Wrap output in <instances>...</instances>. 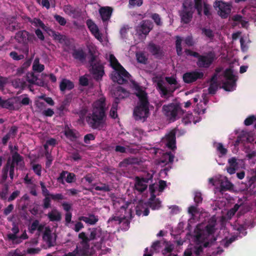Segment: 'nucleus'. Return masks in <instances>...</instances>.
I'll return each instance as SVG.
<instances>
[{
    "mask_svg": "<svg viewBox=\"0 0 256 256\" xmlns=\"http://www.w3.org/2000/svg\"><path fill=\"white\" fill-rule=\"evenodd\" d=\"M193 12L192 5L190 4L186 5L184 3L182 9L179 12L181 21L184 24H188L192 19Z\"/></svg>",
    "mask_w": 256,
    "mask_h": 256,
    "instance_id": "nucleus-10",
    "label": "nucleus"
},
{
    "mask_svg": "<svg viewBox=\"0 0 256 256\" xmlns=\"http://www.w3.org/2000/svg\"><path fill=\"white\" fill-rule=\"evenodd\" d=\"M26 80L31 84H36L38 78L34 73H28L26 75Z\"/></svg>",
    "mask_w": 256,
    "mask_h": 256,
    "instance_id": "nucleus-40",
    "label": "nucleus"
},
{
    "mask_svg": "<svg viewBox=\"0 0 256 256\" xmlns=\"http://www.w3.org/2000/svg\"><path fill=\"white\" fill-rule=\"evenodd\" d=\"M110 66L114 70H118V68H120L122 67V66L120 64L114 54H110Z\"/></svg>",
    "mask_w": 256,
    "mask_h": 256,
    "instance_id": "nucleus-33",
    "label": "nucleus"
},
{
    "mask_svg": "<svg viewBox=\"0 0 256 256\" xmlns=\"http://www.w3.org/2000/svg\"><path fill=\"white\" fill-rule=\"evenodd\" d=\"M39 222L38 220H36L32 222L28 228V231L30 233L34 234V231L36 230Z\"/></svg>",
    "mask_w": 256,
    "mask_h": 256,
    "instance_id": "nucleus-49",
    "label": "nucleus"
},
{
    "mask_svg": "<svg viewBox=\"0 0 256 256\" xmlns=\"http://www.w3.org/2000/svg\"><path fill=\"white\" fill-rule=\"evenodd\" d=\"M12 85L16 88L24 90L26 86V82L22 78H16L12 82Z\"/></svg>",
    "mask_w": 256,
    "mask_h": 256,
    "instance_id": "nucleus-31",
    "label": "nucleus"
},
{
    "mask_svg": "<svg viewBox=\"0 0 256 256\" xmlns=\"http://www.w3.org/2000/svg\"><path fill=\"white\" fill-rule=\"evenodd\" d=\"M66 178V181L68 183H72L76 180V176L74 173L70 172L66 170H62L58 180L62 184H64V179Z\"/></svg>",
    "mask_w": 256,
    "mask_h": 256,
    "instance_id": "nucleus-15",
    "label": "nucleus"
},
{
    "mask_svg": "<svg viewBox=\"0 0 256 256\" xmlns=\"http://www.w3.org/2000/svg\"><path fill=\"white\" fill-rule=\"evenodd\" d=\"M72 57L82 62L86 59V54L82 48L74 49L72 53Z\"/></svg>",
    "mask_w": 256,
    "mask_h": 256,
    "instance_id": "nucleus-24",
    "label": "nucleus"
},
{
    "mask_svg": "<svg viewBox=\"0 0 256 256\" xmlns=\"http://www.w3.org/2000/svg\"><path fill=\"white\" fill-rule=\"evenodd\" d=\"M148 96L138 98L133 112V116L136 120H140L142 122L146 120L150 114Z\"/></svg>",
    "mask_w": 256,
    "mask_h": 256,
    "instance_id": "nucleus-3",
    "label": "nucleus"
},
{
    "mask_svg": "<svg viewBox=\"0 0 256 256\" xmlns=\"http://www.w3.org/2000/svg\"><path fill=\"white\" fill-rule=\"evenodd\" d=\"M216 150L218 151L220 154L222 155H225L228 152L226 148H224L223 144L222 143H218L216 144Z\"/></svg>",
    "mask_w": 256,
    "mask_h": 256,
    "instance_id": "nucleus-57",
    "label": "nucleus"
},
{
    "mask_svg": "<svg viewBox=\"0 0 256 256\" xmlns=\"http://www.w3.org/2000/svg\"><path fill=\"white\" fill-rule=\"evenodd\" d=\"M150 18L154 20L155 24L158 26H161L162 24V22L161 20L160 16L156 13L152 14Z\"/></svg>",
    "mask_w": 256,
    "mask_h": 256,
    "instance_id": "nucleus-44",
    "label": "nucleus"
},
{
    "mask_svg": "<svg viewBox=\"0 0 256 256\" xmlns=\"http://www.w3.org/2000/svg\"><path fill=\"white\" fill-rule=\"evenodd\" d=\"M78 238L82 240L81 244H87L90 242L89 238L86 236L84 232H82L78 234Z\"/></svg>",
    "mask_w": 256,
    "mask_h": 256,
    "instance_id": "nucleus-45",
    "label": "nucleus"
},
{
    "mask_svg": "<svg viewBox=\"0 0 256 256\" xmlns=\"http://www.w3.org/2000/svg\"><path fill=\"white\" fill-rule=\"evenodd\" d=\"M79 133L76 130L71 129L68 126L66 127L64 130L65 136L72 142L75 141L78 137Z\"/></svg>",
    "mask_w": 256,
    "mask_h": 256,
    "instance_id": "nucleus-25",
    "label": "nucleus"
},
{
    "mask_svg": "<svg viewBox=\"0 0 256 256\" xmlns=\"http://www.w3.org/2000/svg\"><path fill=\"white\" fill-rule=\"evenodd\" d=\"M226 82L222 84V88L226 91H232L236 85V78L234 74V71L231 68L226 69L224 73Z\"/></svg>",
    "mask_w": 256,
    "mask_h": 256,
    "instance_id": "nucleus-5",
    "label": "nucleus"
},
{
    "mask_svg": "<svg viewBox=\"0 0 256 256\" xmlns=\"http://www.w3.org/2000/svg\"><path fill=\"white\" fill-rule=\"evenodd\" d=\"M50 36H52L54 40H58L60 44H62L64 41L65 36L61 34L58 32L51 31V34H50Z\"/></svg>",
    "mask_w": 256,
    "mask_h": 256,
    "instance_id": "nucleus-34",
    "label": "nucleus"
},
{
    "mask_svg": "<svg viewBox=\"0 0 256 256\" xmlns=\"http://www.w3.org/2000/svg\"><path fill=\"white\" fill-rule=\"evenodd\" d=\"M8 192V187L6 186L4 188L2 189L0 192V198L2 200H6L7 198V195Z\"/></svg>",
    "mask_w": 256,
    "mask_h": 256,
    "instance_id": "nucleus-56",
    "label": "nucleus"
},
{
    "mask_svg": "<svg viewBox=\"0 0 256 256\" xmlns=\"http://www.w3.org/2000/svg\"><path fill=\"white\" fill-rule=\"evenodd\" d=\"M256 120V118L254 116L252 115L248 117L244 121V124L246 126H248L253 124Z\"/></svg>",
    "mask_w": 256,
    "mask_h": 256,
    "instance_id": "nucleus-58",
    "label": "nucleus"
},
{
    "mask_svg": "<svg viewBox=\"0 0 256 256\" xmlns=\"http://www.w3.org/2000/svg\"><path fill=\"white\" fill-rule=\"evenodd\" d=\"M204 78V73L198 70L186 72L182 76L184 82L188 84H192L198 80H202Z\"/></svg>",
    "mask_w": 256,
    "mask_h": 256,
    "instance_id": "nucleus-8",
    "label": "nucleus"
},
{
    "mask_svg": "<svg viewBox=\"0 0 256 256\" xmlns=\"http://www.w3.org/2000/svg\"><path fill=\"white\" fill-rule=\"evenodd\" d=\"M96 190L109 192L111 190L110 186L106 184H101V186H97L94 187Z\"/></svg>",
    "mask_w": 256,
    "mask_h": 256,
    "instance_id": "nucleus-39",
    "label": "nucleus"
},
{
    "mask_svg": "<svg viewBox=\"0 0 256 256\" xmlns=\"http://www.w3.org/2000/svg\"><path fill=\"white\" fill-rule=\"evenodd\" d=\"M256 183V170L252 172V176L249 178L248 185L250 187V186H252V184H254Z\"/></svg>",
    "mask_w": 256,
    "mask_h": 256,
    "instance_id": "nucleus-62",
    "label": "nucleus"
},
{
    "mask_svg": "<svg viewBox=\"0 0 256 256\" xmlns=\"http://www.w3.org/2000/svg\"><path fill=\"white\" fill-rule=\"evenodd\" d=\"M44 69V66L40 64V59L38 58H36L34 62L32 64V70L34 72H42Z\"/></svg>",
    "mask_w": 256,
    "mask_h": 256,
    "instance_id": "nucleus-32",
    "label": "nucleus"
},
{
    "mask_svg": "<svg viewBox=\"0 0 256 256\" xmlns=\"http://www.w3.org/2000/svg\"><path fill=\"white\" fill-rule=\"evenodd\" d=\"M185 52L187 55L198 58L196 65L200 68H209L216 58V54L213 51H210L204 54H200L198 52L186 49Z\"/></svg>",
    "mask_w": 256,
    "mask_h": 256,
    "instance_id": "nucleus-2",
    "label": "nucleus"
},
{
    "mask_svg": "<svg viewBox=\"0 0 256 256\" xmlns=\"http://www.w3.org/2000/svg\"><path fill=\"white\" fill-rule=\"evenodd\" d=\"M45 156L46 158V167L49 168L51 166L52 164V162L53 160V158L51 154L48 152V151L46 152Z\"/></svg>",
    "mask_w": 256,
    "mask_h": 256,
    "instance_id": "nucleus-51",
    "label": "nucleus"
},
{
    "mask_svg": "<svg viewBox=\"0 0 256 256\" xmlns=\"http://www.w3.org/2000/svg\"><path fill=\"white\" fill-rule=\"evenodd\" d=\"M182 39L180 37L177 36L176 40V51L177 54L178 56H181L182 54Z\"/></svg>",
    "mask_w": 256,
    "mask_h": 256,
    "instance_id": "nucleus-36",
    "label": "nucleus"
},
{
    "mask_svg": "<svg viewBox=\"0 0 256 256\" xmlns=\"http://www.w3.org/2000/svg\"><path fill=\"white\" fill-rule=\"evenodd\" d=\"M136 60L140 64H146L148 61V58L142 52H138L136 54Z\"/></svg>",
    "mask_w": 256,
    "mask_h": 256,
    "instance_id": "nucleus-41",
    "label": "nucleus"
},
{
    "mask_svg": "<svg viewBox=\"0 0 256 256\" xmlns=\"http://www.w3.org/2000/svg\"><path fill=\"white\" fill-rule=\"evenodd\" d=\"M202 33L208 38L212 39L214 37V34L212 30L210 28H203L202 29Z\"/></svg>",
    "mask_w": 256,
    "mask_h": 256,
    "instance_id": "nucleus-55",
    "label": "nucleus"
},
{
    "mask_svg": "<svg viewBox=\"0 0 256 256\" xmlns=\"http://www.w3.org/2000/svg\"><path fill=\"white\" fill-rule=\"evenodd\" d=\"M40 184L42 188V196H50L52 200H60L64 199V196L62 194H50L48 190L47 189L44 183L42 181L40 182Z\"/></svg>",
    "mask_w": 256,
    "mask_h": 256,
    "instance_id": "nucleus-16",
    "label": "nucleus"
},
{
    "mask_svg": "<svg viewBox=\"0 0 256 256\" xmlns=\"http://www.w3.org/2000/svg\"><path fill=\"white\" fill-rule=\"evenodd\" d=\"M148 50L149 52L154 56L155 58L161 59L164 56V51L159 45H157L152 42H150L148 44Z\"/></svg>",
    "mask_w": 256,
    "mask_h": 256,
    "instance_id": "nucleus-14",
    "label": "nucleus"
},
{
    "mask_svg": "<svg viewBox=\"0 0 256 256\" xmlns=\"http://www.w3.org/2000/svg\"><path fill=\"white\" fill-rule=\"evenodd\" d=\"M218 184L220 186L219 191L222 194L226 191L232 192L234 188V185L226 177L218 179Z\"/></svg>",
    "mask_w": 256,
    "mask_h": 256,
    "instance_id": "nucleus-12",
    "label": "nucleus"
},
{
    "mask_svg": "<svg viewBox=\"0 0 256 256\" xmlns=\"http://www.w3.org/2000/svg\"><path fill=\"white\" fill-rule=\"evenodd\" d=\"M162 109L165 112L166 114L171 118H175L178 115V107L174 104L164 105Z\"/></svg>",
    "mask_w": 256,
    "mask_h": 256,
    "instance_id": "nucleus-18",
    "label": "nucleus"
},
{
    "mask_svg": "<svg viewBox=\"0 0 256 256\" xmlns=\"http://www.w3.org/2000/svg\"><path fill=\"white\" fill-rule=\"evenodd\" d=\"M48 217L50 222H59L62 219V214L57 210L54 209L48 213Z\"/></svg>",
    "mask_w": 256,
    "mask_h": 256,
    "instance_id": "nucleus-29",
    "label": "nucleus"
},
{
    "mask_svg": "<svg viewBox=\"0 0 256 256\" xmlns=\"http://www.w3.org/2000/svg\"><path fill=\"white\" fill-rule=\"evenodd\" d=\"M184 42L188 46H192L195 44L192 36H186L184 39Z\"/></svg>",
    "mask_w": 256,
    "mask_h": 256,
    "instance_id": "nucleus-61",
    "label": "nucleus"
},
{
    "mask_svg": "<svg viewBox=\"0 0 256 256\" xmlns=\"http://www.w3.org/2000/svg\"><path fill=\"white\" fill-rule=\"evenodd\" d=\"M130 76V74L123 66L114 70L111 74V78L112 81L116 82L120 84H122L127 82Z\"/></svg>",
    "mask_w": 256,
    "mask_h": 256,
    "instance_id": "nucleus-7",
    "label": "nucleus"
},
{
    "mask_svg": "<svg viewBox=\"0 0 256 256\" xmlns=\"http://www.w3.org/2000/svg\"><path fill=\"white\" fill-rule=\"evenodd\" d=\"M54 18L56 20L60 25L64 26L66 24V21L64 17L60 16V15L56 14L54 16Z\"/></svg>",
    "mask_w": 256,
    "mask_h": 256,
    "instance_id": "nucleus-59",
    "label": "nucleus"
},
{
    "mask_svg": "<svg viewBox=\"0 0 256 256\" xmlns=\"http://www.w3.org/2000/svg\"><path fill=\"white\" fill-rule=\"evenodd\" d=\"M114 101H116L117 100L119 102L120 100L128 97L129 92L122 86H118L116 90H114Z\"/></svg>",
    "mask_w": 256,
    "mask_h": 256,
    "instance_id": "nucleus-19",
    "label": "nucleus"
},
{
    "mask_svg": "<svg viewBox=\"0 0 256 256\" xmlns=\"http://www.w3.org/2000/svg\"><path fill=\"white\" fill-rule=\"evenodd\" d=\"M15 38L18 42L23 44H28V42L32 43L36 40V37L34 34L24 30L16 33Z\"/></svg>",
    "mask_w": 256,
    "mask_h": 256,
    "instance_id": "nucleus-11",
    "label": "nucleus"
},
{
    "mask_svg": "<svg viewBox=\"0 0 256 256\" xmlns=\"http://www.w3.org/2000/svg\"><path fill=\"white\" fill-rule=\"evenodd\" d=\"M118 104V102L117 100L114 101V102L113 103L111 109L110 110V116L112 118H116L118 117L117 108Z\"/></svg>",
    "mask_w": 256,
    "mask_h": 256,
    "instance_id": "nucleus-35",
    "label": "nucleus"
},
{
    "mask_svg": "<svg viewBox=\"0 0 256 256\" xmlns=\"http://www.w3.org/2000/svg\"><path fill=\"white\" fill-rule=\"evenodd\" d=\"M136 158H124L121 162L120 164L122 166H127L129 164H132L136 163Z\"/></svg>",
    "mask_w": 256,
    "mask_h": 256,
    "instance_id": "nucleus-46",
    "label": "nucleus"
},
{
    "mask_svg": "<svg viewBox=\"0 0 256 256\" xmlns=\"http://www.w3.org/2000/svg\"><path fill=\"white\" fill-rule=\"evenodd\" d=\"M29 22L36 27H40V28H44V23L38 18H34L33 19L30 18Z\"/></svg>",
    "mask_w": 256,
    "mask_h": 256,
    "instance_id": "nucleus-37",
    "label": "nucleus"
},
{
    "mask_svg": "<svg viewBox=\"0 0 256 256\" xmlns=\"http://www.w3.org/2000/svg\"><path fill=\"white\" fill-rule=\"evenodd\" d=\"M164 240H156L154 242H153L152 245V248L154 250H159L162 248V244H164Z\"/></svg>",
    "mask_w": 256,
    "mask_h": 256,
    "instance_id": "nucleus-52",
    "label": "nucleus"
},
{
    "mask_svg": "<svg viewBox=\"0 0 256 256\" xmlns=\"http://www.w3.org/2000/svg\"><path fill=\"white\" fill-rule=\"evenodd\" d=\"M23 160V158L18 152H14L12 155V162L18 165Z\"/></svg>",
    "mask_w": 256,
    "mask_h": 256,
    "instance_id": "nucleus-38",
    "label": "nucleus"
},
{
    "mask_svg": "<svg viewBox=\"0 0 256 256\" xmlns=\"http://www.w3.org/2000/svg\"><path fill=\"white\" fill-rule=\"evenodd\" d=\"M131 87L136 92L134 93L135 95L138 98H143L148 96V94L145 90H142L140 85L134 80H130Z\"/></svg>",
    "mask_w": 256,
    "mask_h": 256,
    "instance_id": "nucleus-22",
    "label": "nucleus"
},
{
    "mask_svg": "<svg viewBox=\"0 0 256 256\" xmlns=\"http://www.w3.org/2000/svg\"><path fill=\"white\" fill-rule=\"evenodd\" d=\"M213 6L218 11V16L222 18H228L231 13L232 6L222 1H215Z\"/></svg>",
    "mask_w": 256,
    "mask_h": 256,
    "instance_id": "nucleus-6",
    "label": "nucleus"
},
{
    "mask_svg": "<svg viewBox=\"0 0 256 256\" xmlns=\"http://www.w3.org/2000/svg\"><path fill=\"white\" fill-rule=\"evenodd\" d=\"M20 194V191L16 190L14 191L8 198V202H12Z\"/></svg>",
    "mask_w": 256,
    "mask_h": 256,
    "instance_id": "nucleus-63",
    "label": "nucleus"
},
{
    "mask_svg": "<svg viewBox=\"0 0 256 256\" xmlns=\"http://www.w3.org/2000/svg\"><path fill=\"white\" fill-rule=\"evenodd\" d=\"M166 146L167 147L174 150L176 148V132L174 130L170 131L166 136Z\"/></svg>",
    "mask_w": 256,
    "mask_h": 256,
    "instance_id": "nucleus-20",
    "label": "nucleus"
},
{
    "mask_svg": "<svg viewBox=\"0 0 256 256\" xmlns=\"http://www.w3.org/2000/svg\"><path fill=\"white\" fill-rule=\"evenodd\" d=\"M32 170L38 176H40L42 174V166L40 164H33L32 166Z\"/></svg>",
    "mask_w": 256,
    "mask_h": 256,
    "instance_id": "nucleus-53",
    "label": "nucleus"
},
{
    "mask_svg": "<svg viewBox=\"0 0 256 256\" xmlns=\"http://www.w3.org/2000/svg\"><path fill=\"white\" fill-rule=\"evenodd\" d=\"M113 8L110 6H103L99 9V13L104 22L110 20Z\"/></svg>",
    "mask_w": 256,
    "mask_h": 256,
    "instance_id": "nucleus-17",
    "label": "nucleus"
},
{
    "mask_svg": "<svg viewBox=\"0 0 256 256\" xmlns=\"http://www.w3.org/2000/svg\"><path fill=\"white\" fill-rule=\"evenodd\" d=\"M153 28L152 22L149 20H142L136 27V31L140 34L147 35Z\"/></svg>",
    "mask_w": 256,
    "mask_h": 256,
    "instance_id": "nucleus-13",
    "label": "nucleus"
},
{
    "mask_svg": "<svg viewBox=\"0 0 256 256\" xmlns=\"http://www.w3.org/2000/svg\"><path fill=\"white\" fill-rule=\"evenodd\" d=\"M86 24L89 30L94 37L98 40L101 39L98 28L95 23L91 19H88L86 21Z\"/></svg>",
    "mask_w": 256,
    "mask_h": 256,
    "instance_id": "nucleus-21",
    "label": "nucleus"
},
{
    "mask_svg": "<svg viewBox=\"0 0 256 256\" xmlns=\"http://www.w3.org/2000/svg\"><path fill=\"white\" fill-rule=\"evenodd\" d=\"M78 220L83 221L86 224L90 225L95 224L98 220V216H96L93 214H90L88 217L82 216L79 217Z\"/></svg>",
    "mask_w": 256,
    "mask_h": 256,
    "instance_id": "nucleus-27",
    "label": "nucleus"
},
{
    "mask_svg": "<svg viewBox=\"0 0 256 256\" xmlns=\"http://www.w3.org/2000/svg\"><path fill=\"white\" fill-rule=\"evenodd\" d=\"M106 110L105 98H101L94 102L92 114L86 118V122L92 128L102 130L106 127Z\"/></svg>",
    "mask_w": 256,
    "mask_h": 256,
    "instance_id": "nucleus-1",
    "label": "nucleus"
},
{
    "mask_svg": "<svg viewBox=\"0 0 256 256\" xmlns=\"http://www.w3.org/2000/svg\"><path fill=\"white\" fill-rule=\"evenodd\" d=\"M218 83H210L208 88V92L210 94H214L218 90Z\"/></svg>",
    "mask_w": 256,
    "mask_h": 256,
    "instance_id": "nucleus-43",
    "label": "nucleus"
},
{
    "mask_svg": "<svg viewBox=\"0 0 256 256\" xmlns=\"http://www.w3.org/2000/svg\"><path fill=\"white\" fill-rule=\"evenodd\" d=\"M194 202L196 205V206H198L199 204H201L202 201V196L201 192H194Z\"/></svg>",
    "mask_w": 256,
    "mask_h": 256,
    "instance_id": "nucleus-48",
    "label": "nucleus"
},
{
    "mask_svg": "<svg viewBox=\"0 0 256 256\" xmlns=\"http://www.w3.org/2000/svg\"><path fill=\"white\" fill-rule=\"evenodd\" d=\"M42 239L49 247L54 246V242L52 241L51 231L49 228H46L43 234Z\"/></svg>",
    "mask_w": 256,
    "mask_h": 256,
    "instance_id": "nucleus-28",
    "label": "nucleus"
},
{
    "mask_svg": "<svg viewBox=\"0 0 256 256\" xmlns=\"http://www.w3.org/2000/svg\"><path fill=\"white\" fill-rule=\"evenodd\" d=\"M143 4V0H129L128 7L130 8L134 6H140Z\"/></svg>",
    "mask_w": 256,
    "mask_h": 256,
    "instance_id": "nucleus-47",
    "label": "nucleus"
},
{
    "mask_svg": "<svg viewBox=\"0 0 256 256\" xmlns=\"http://www.w3.org/2000/svg\"><path fill=\"white\" fill-rule=\"evenodd\" d=\"M7 256H26L24 254H22V252L18 248L14 250L9 252L7 254Z\"/></svg>",
    "mask_w": 256,
    "mask_h": 256,
    "instance_id": "nucleus-54",
    "label": "nucleus"
},
{
    "mask_svg": "<svg viewBox=\"0 0 256 256\" xmlns=\"http://www.w3.org/2000/svg\"><path fill=\"white\" fill-rule=\"evenodd\" d=\"M174 156L170 152H166L164 154L163 156L160 160V164H166L168 163H172L174 162Z\"/></svg>",
    "mask_w": 256,
    "mask_h": 256,
    "instance_id": "nucleus-30",
    "label": "nucleus"
},
{
    "mask_svg": "<svg viewBox=\"0 0 256 256\" xmlns=\"http://www.w3.org/2000/svg\"><path fill=\"white\" fill-rule=\"evenodd\" d=\"M90 56L88 60L90 72L93 75L96 81L101 80L104 74V68L101 62L97 58L96 56L90 51Z\"/></svg>",
    "mask_w": 256,
    "mask_h": 256,
    "instance_id": "nucleus-4",
    "label": "nucleus"
},
{
    "mask_svg": "<svg viewBox=\"0 0 256 256\" xmlns=\"http://www.w3.org/2000/svg\"><path fill=\"white\" fill-rule=\"evenodd\" d=\"M203 5H204V14L207 16H210L211 14L210 12V6L206 2H204Z\"/></svg>",
    "mask_w": 256,
    "mask_h": 256,
    "instance_id": "nucleus-64",
    "label": "nucleus"
},
{
    "mask_svg": "<svg viewBox=\"0 0 256 256\" xmlns=\"http://www.w3.org/2000/svg\"><path fill=\"white\" fill-rule=\"evenodd\" d=\"M44 198L42 200V208L44 209H47L51 207V199L50 196H44Z\"/></svg>",
    "mask_w": 256,
    "mask_h": 256,
    "instance_id": "nucleus-42",
    "label": "nucleus"
},
{
    "mask_svg": "<svg viewBox=\"0 0 256 256\" xmlns=\"http://www.w3.org/2000/svg\"><path fill=\"white\" fill-rule=\"evenodd\" d=\"M102 234V230L100 228H92L88 237L90 241L100 238V243L102 244L104 240V237L101 236Z\"/></svg>",
    "mask_w": 256,
    "mask_h": 256,
    "instance_id": "nucleus-23",
    "label": "nucleus"
},
{
    "mask_svg": "<svg viewBox=\"0 0 256 256\" xmlns=\"http://www.w3.org/2000/svg\"><path fill=\"white\" fill-rule=\"evenodd\" d=\"M152 175L150 174H148V178L136 176L134 180L135 190L140 193L144 192L147 189L149 181L152 180Z\"/></svg>",
    "mask_w": 256,
    "mask_h": 256,
    "instance_id": "nucleus-9",
    "label": "nucleus"
},
{
    "mask_svg": "<svg viewBox=\"0 0 256 256\" xmlns=\"http://www.w3.org/2000/svg\"><path fill=\"white\" fill-rule=\"evenodd\" d=\"M74 88L73 82L66 78L62 79L60 84V89L62 92H64L66 90H70Z\"/></svg>",
    "mask_w": 256,
    "mask_h": 256,
    "instance_id": "nucleus-26",
    "label": "nucleus"
},
{
    "mask_svg": "<svg viewBox=\"0 0 256 256\" xmlns=\"http://www.w3.org/2000/svg\"><path fill=\"white\" fill-rule=\"evenodd\" d=\"M10 56L15 60H19L24 58V56L23 54H18L15 51L11 52L10 54Z\"/></svg>",
    "mask_w": 256,
    "mask_h": 256,
    "instance_id": "nucleus-50",
    "label": "nucleus"
},
{
    "mask_svg": "<svg viewBox=\"0 0 256 256\" xmlns=\"http://www.w3.org/2000/svg\"><path fill=\"white\" fill-rule=\"evenodd\" d=\"M161 202L159 199H156L150 203V206L152 209H158L160 206Z\"/></svg>",
    "mask_w": 256,
    "mask_h": 256,
    "instance_id": "nucleus-60",
    "label": "nucleus"
}]
</instances>
